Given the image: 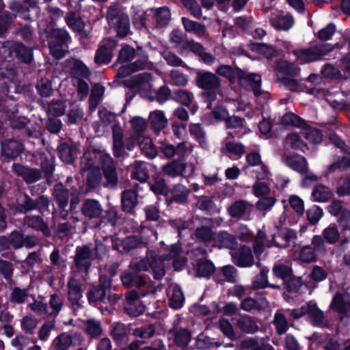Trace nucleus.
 Segmentation results:
<instances>
[{"label": "nucleus", "mask_w": 350, "mask_h": 350, "mask_svg": "<svg viewBox=\"0 0 350 350\" xmlns=\"http://www.w3.org/2000/svg\"><path fill=\"white\" fill-rule=\"evenodd\" d=\"M101 167L103 170L106 183L105 187L114 189L118 185V176L111 156L103 152L88 150L85 152L81 160V170L84 172L87 169L94 167L96 170Z\"/></svg>", "instance_id": "1"}, {"label": "nucleus", "mask_w": 350, "mask_h": 350, "mask_svg": "<svg viewBox=\"0 0 350 350\" xmlns=\"http://www.w3.org/2000/svg\"><path fill=\"white\" fill-rule=\"evenodd\" d=\"M282 240V243L276 241V237L273 236L271 241H265V234L259 231L254 242V251L256 256H260L265 247H270L277 246L280 247H286L295 244L297 239V232L291 229H284L280 231L278 236Z\"/></svg>", "instance_id": "2"}, {"label": "nucleus", "mask_w": 350, "mask_h": 350, "mask_svg": "<svg viewBox=\"0 0 350 350\" xmlns=\"http://www.w3.org/2000/svg\"><path fill=\"white\" fill-rule=\"evenodd\" d=\"M109 25L113 28L117 36L120 38L126 36L130 32V20L116 5H111L106 16Z\"/></svg>", "instance_id": "3"}, {"label": "nucleus", "mask_w": 350, "mask_h": 350, "mask_svg": "<svg viewBox=\"0 0 350 350\" xmlns=\"http://www.w3.org/2000/svg\"><path fill=\"white\" fill-rule=\"evenodd\" d=\"M149 267L152 269L155 279L160 280L164 276L165 265L162 263L161 258L157 256L150 254L146 258H135L130 264V268L134 272L145 271Z\"/></svg>", "instance_id": "4"}, {"label": "nucleus", "mask_w": 350, "mask_h": 350, "mask_svg": "<svg viewBox=\"0 0 350 350\" xmlns=\"http://www.w3.org/2000/svg\"><path fill=\"white\" fill-rule=\"evenodd\" d=\"M295 319H299L304 315H308L311 323L314 326L325 327L327 322L325 320L323 312L317 306L314 301H309L299 308L291 311Z\"/></svg>", "instance_id": "5"}, {"label": "nucleus", "mask_w": 350, "mask_h": 350, "mask_svg": "<svg viewBox=\"0 0 350 350\" xmlns=\"http://www.w3.org/2000/svg\"><path fill=\"white\" fill-rule=\"evenodd\" d=\"M333 49V45L324 43L308 49L295 51V55L301 63H309L321 59L323 56L332 51Z\"/></svg>", "instance_id": "6"}, {"label": "nucleus", "mask_w": 350, "mask_h": 350, "mask_svg": "<svg viewBox=\"0 0 350 350\" xmlns=\"http://www.w3.org/2000/svg\"><path fill=\"white\" fill-rule=\"evenodd\" d=\"M51 35L57 40L49 43L51 53L56 59H60L64 56L67 51L66 42L70 40V37L68 31L63 29H53Z\"/></svg>", "instance_id": "7"}, {"label": "nucleus", "mask_w": 350, "mask_h": 350, "mask_svg": "<svg viewBox=\"0 0 350 350\" xmlns=\"http://www.w3.org/2000/svg\"><path fill=\"white\" fill-rule=\"evenodd\" d=\"M137 59L133 63L126 66H122L118 69V75L124 77L130 74L140 70L148 69L152 67V64L148 61V55L141 47H137V53L135 54Z\"/></svg>", "instance_id": "8"}, {"label": "nucleus", "mask_w": 350, "mask_h": 350, "mask_svg": "<svg viewBox=\"0 0 350 350\" xmlns=\"http://www.w3.org/2000/svg\"><path fill=\"white\" fill-rule=\"evenodd\" d=\"M198 85L203 89H206L202 93V96L208 99V101H213L216 97L215 89L219 85L217 77L210 72H198Z\"/></svg>", "instance_id": "9"}, {"label": "nucleus", "mask_w": 350, "mask_h": 350, "mask_svg": "<svg viewBox=\"0 0 350 350\" xmlns=\"http://www.w3.org/2000/svg\"><path fill=\"white\" fill-rule=\"evenodd\" d=\"M116 41L113 38L102 40L95 55L94 61L97 64H108L111 60L113 51L116 47Z\"/></svg>", "instance_id": "10"}, {"label": "nucleus", "mask_w": 350, "mask_h": 350, "mask_svg": "<svg viewBox=\"0 0 350 350\" xmlns=\"http://www.w3.org/2000/svg\"><path fill=\"white\" fill-rule=\"evenodd\" d=\"M68 298L72 306L73 310L77 311L81 308L80 303L82 298L81 285L79 281L70 278L68 282Z\"/></svg>", "instance_id": "11"}, {"label": "nucleus", "mask_w": 350, "mask_h": 350, "mask_svg": "<svg viewBox=\"0 0 350 350\" xmlns=\"http://www.w3.org/2000/svg\"><path fill=\"white\" fill-rule=\"evenodd\" d=\"M230 255L234 263L239 267H248L254 264V258L249 247L243 246L239 250H231Z\"/></svg>", "instance_id": "12"}, {"label": "nucleus", "mask_w": 350, "mask_h": 350, "mask_svg": "<svg viewBox=\"0 0 350 350\" xmlns=\"http://www.w3.org/2000/svg\"><path fill=\"white\" fill-rule=\"evenodd\" d=\"M331 308L340 314L350 316V286L347 292L334 296Z\"/></svg>", "instance_id": "13"}, {"label": "nucleus", "mask_w": 350, "mask_h": 350, "mask_svg": "<svg viewBox=\"0 0 350 350\" xmlns=\"http://www.w3.org/2000/svg\"><path fill=\"white\" fill-rule=\"evenodd\" d=\"M90 248L88 245L79 246L76 248L75 264L81 271L87 272L91 265Z\"/></svg>", "instance_id": "14"}, {"label": "nucleus", "mask_w": 350, "mask_h": 350, "mask_svg": "<svg viewBox=\"0 0 350 350\" xmlns=\"http://www.w3.org/2000/svg\"><path fill=\"white\" fill-rule=\"evenodd\" d=\"M12 169L16 174L23 177L24 180L28 184L37 182L42 176L39 170L29 168L20 164H14Z\"/></svg>", "instance_id": "15"}, {"label": "nucleus", "mask_w": 350, "mask_h": 350, "mask_svg": "<svg viewBox=\"0 0 350 350\" xmlns=\"http://www.w3.org/2000/svg\"><path fill=\"white\" fill-rule=\"evenodd\" d=\"M152 77L150 73L144 72L134 75L131 80L132 87L141 94L149 92L152 88Z\"/></svg>", "instance_id": "16"}, {"label": "nucleus", "mask_w": 350, "mask_h": 350, "mask_svg": "<svg viewBox=\"0 0 350 350\" xmlns=\"http://www.w3.org/2000/svg\"><path fill=\"white\" fill-rule=\"evenodd\" d=\"M148 292H141L137 291H131L129 292L126 297L124 302V307L127 312L133 316H139L141 314L144 308L143 306H139L136 308H134V302L136 301L140 296H145Z\"/></svg>", "instance_id": "17"}, {"label": "nucleus", "mask_w": 350, "mask_h": 350, "mask_svg": "<svg viewBox=\"0 0 350 350\" xmlns=\"http://www.w3.org/2000/svg\"><path fill=\"white\" fill-rule=\"evenodd\" d=\"M37 1L36 0H25L24 4L14 1L10 2L9 8L14 12V14L16 16H20L25 19L30 18L29 15L27 12L30 8H37Z\"/></svg>", "instance_id": "18"}, {"label": "nucleus", "mask_w": 350, "mask_h": 350, "mask_svg": "<svg viewBox=\"0 0 350 350\" xmlns=\"http://www.w3.org/2000/svg\"><path fill=\"white\" fill-rule=\"evenodd\" d=\"M283 161L287 166L300 174H307L308 171L307 161L303 156H287L283 159Z\"/></svg>", "instance_id": "19"}, {"label": "nucleus", "mask_w": 350, "mask_h": 350, "mask_svg": "<svg viewBox=\"0 0 350 350\" xmlns=\"http://www.w3.org/2000/svg\"><path fill=\"white\" fill-rule=\"evenodd\" d=\"M103 212L100 202L94 199H86L81 207L82 214L90 219L98 218Z\"/></svg>", "instance_id": "20"}, {"label": "nucleus", "mask_w": 350, "mask_h": 350, "mask_svg": "<svg viewBox=\"0 0 350 350\" xmlns=\"http://www.w3.org/2000/svg\"><path fill=\"white\" fill-rule=\"evenodd\" d=\"M240 83L245 89L252 90L255 96L260 94L261 77L259 75L251 73L242 77Z\"/></svg>", "instance_id": "21"}, {"label": "nucleus", "mask_w": 350, "mask_h": 350, "mask_svg": "<svg viewBox=\"0 0 350 350\" xmlns=\"http://www.w3.org/2000/svg\"><path fill=\"white\" fill-rule=\"evenodd\" d=\"M100 284L91 288L88 294L90 302H96L102 300L106 295V288L109 286L110 280L105 276L100 278Z\"/></svg>", "instance_id": "22"}, {"label": "nucleus", "mask_w": 350, "mask_h": 350, "mask_svg": "<svg viewBox=\"0 0 350 350\" xmlns=\"http://www.w3.org/2000/svg\"><path fill=\"white\" fill-rule=\"evenodd\" d=\"M270 23L277 30L288 31L294 25L295 21L290 14L276 15L270 18Z\"/></svg>", "instance_id": "23"}, {"label": "nucleus", "mask_w": 350, "mask_h": 350, "mask_svg": "<svg viewBox=\"0 0 350 350\" xmlns=\"http://www.w3.org/2000/svg\"><path fill=\"white\" fill-rule=\"evenodd\" d=\"M168 338L178 347H183L187 346L191 341V336L190 332L183 328L175 329L168 333Z\"/></svg>", "instance_id": "24"}, {"label": "nucleus", "mask_w": 350, "mask_h": 350, "mask_svg": "<svg viewBox=\"0 0 350 350\" xmlns=\"http://www.w3.org/2000/svg\"><path fill=\"white\" fill-rule=\"evenodd\" d=\"M147 14L151 15V18L154 20L156 25L159 27L166 25L171 18L170 10L165 7L148 10Z\"/></svg>", "instance_id": "25"}, {"label": "nucleus", "mask_w": 350, "mask_h": 350, "mask_svg": "<svg viewBox=\"0 0 350 350\" xmlns=\"http://www.w3.org/2000/svg\"><path fill=\"white\" fill-rule=\"evenodd\" d=\"M244 120L237 116H231L226 119V124L228 129H234L235 133L232 137H241L243 135L250 133V129L243 125Z\"/></svg>", "instance_id": "26"}, {"label": "nucleus", "mask_w": 350, "mask_h": 350, "mask_svg": "<svg viewBox=\"0 0 350 350\" xmlns=\"http://www.w3.org/2000/svg\"><path fill=\"white\" fill-rule=\"evenodd\" d=\"M160 150L161 152L168 158H171L175 155L183 157L187 152L185 143H180L175 147L169 142H163L161 144Z\"/></svg>", "instance_id": "27"}, {"label": "nucleus", "mask_w": 350, "mask_h": 350, "mask_svg": "<svg viewBox=\"0 0 350 350\" xmlns=\"http://www.w3.org/2000/svg\"><path fill=\"white\" fill-rule=\"evenodd\" d=\"M121 280L124 286L126 288H131L133 286L141 288L146 285V280L140 274L135 273V272H127L121 276Z\"/></svg>", "instance_id": "28"}, {"label": "nucleus", "mask_w": 350, "mask_h": 350, "mask_svg": "<svg viewBox=\"0 0 350 350\" xmlns=\"http://www.w3.org/2000/svg\"><path fill=\"white\" fill-rule=\"evenodd\" d=\"M169 304L174 308H180L185 301V296L182 289L177 285H172L170 286L168 291Z\"/></svg>", "instance_id": "29"}, {"label": "nucleus", "mask_w": 350, "mask_h": 350, "mask_svg": "<svg viewBox=\"0 0 350 350\" xmlns=\"http://www.w3.org/2000/svg\"><path fill=\"white\" fill-rule=\"evenodd\" d=\"M137 144L142 152L149 158H154L157 154V148L150 137L138 136L136 138Z\"/></svg>", "instance_id": "30"}, {"label": "nucleus", "mask_w": 350, "mask_h": 350, "mask_svg": "<svg viewBox=\"0 0 350 350\" xmlns=\"http://www.w3.org/2000/svg\"><path fill=\"white\" fill-rule=\"evenodd\" d=\"M1 46H8L13 49L14 52L16 54V56L18 57L22 62L25 63H29L31 61L33 58V52L30 48H27L21 44H11L10 42L6 43L5 44H0Z\"/></svg>", "instance_id": "31"}, {"label": "nucleus", "mask_w": 350, "mask_h": 350, "mask_svg": "<svg viewBox=\"0 0 350 350\" xmlns=\"http://www.w3.org/2000/svg\"><path fill=\"white\" fill-rule=\"evenodd\" d=\"M147 165L148 164L145 162L139 161H135L131 165V178L141 183H145L149 177Z\"/></svg>", "instance_id": "32"}, {"label": "nucleus", "mask_w": 350, "mask_h": 350, "mask_svg": "<svg viewBox=\"0 0 350 350\" xmlns=\"http://www.w3.org/2000/svg\"><path fill=\"white\" fill-rule=\"evenodd\" d=\"M185 164L180 160H174L162 166L165 174L170 177H176L183 174Z\"/></svg>", "instance_id": "33"}, {"label": "nucleus", "mask_w": 350, "mask_h": 350, "mask_svg": "<svg viewBox=\"0 0 350 350\" xmlns=\"http://www.w3.org/2000/svg\"><path fill=\"white\" fill-rule=\"evenodd\" d=\"M149 119L154 131L159 132L166 127L167 119L163 111L155 110L150 113Z\"/></svg>", "instance_id": "34"}, {"label": "nucleus", "mask_w": 350, "mask_h": 350, "mask_svg": "<svg viewBox=\"0 0 350 350\" xmlns=\"http://www.w3.org/2000/svg\"><path fill=\"white\" fill-rule=\"evenodd\" d=\"M333 195L332 189L323 185H317L312 192V199L318 202H327L332 198Z\"/></svg>", "instance_id": "35"}, {"label": "nucleus", "mask_w": 350, "mask_h": 350, "mask_svg": "<svg viewBox=\"0 0 350 350\" xmlns=\"http://www.w3.org/2000/svg\"><path fill=\"white\" fill-rule=\"evenodd\" d=\"M3 154L8 157H15L23 150L22 144L16 140H10L1 144Z\"/></svg>", "instance_id": "36"}, {"label": "nucleus", "mask_w": 350, "mask_h": 350, "mask_svg": "<svg viewBox=\"0 0 350 350\" xmlns=\"http://www.w3.org/2000/svg\"><path fill=\"white\" fill-rule=\"evenodd\" d=\"M53 195L55 198L59 208H64L68 202L70 193L69 191L62 184L55 185Z\"/></svg>", "instance_id": "37"}, {"label": "nucleus", "mask_w": 350, "mask_h": 350, "mask_svg": "<svg viewBox=\"0 0 350 350\" xmlns=\"http://www.w3.org/2000/svg\"><path fill=\"white\" fill-rule=\"evenodd\" d=\"M137 204V196L134 190H126L122 193V206L126 212H131Z\"/></svg>", "instance_id": "38"}, {"label": "nucleus", "mask_w": 350, "mask_h": 350, "mask_svg": "<svg viewBox=\"0 0 350 350\" xmlns=\"http://www.w3.org/2000/svg\"><path fill=\"white\" fill-rule=\"evenodd\" d=\"M237 327L243 332L253 334L258 330L256 322L249 316H243L237 321Z\"/></svg>", "instance_id": "39"}, {"label": "nucleus", "mask_w": 350, "mask_h": 350, "mask_svg": "<svg viewBox=\"0 0 350 350\" xmlns=\"http://www.w3.org/2000/svg\"><path fill=\"white\" fill-rule=\"evenodd\" d=\"M25 221L28 226L42 231L45 236L51 235V230L40 216H27L25 217Z\"/></svg>", "instance_id": "40"}, {"label": "nucleus", "mask_w": 350, "mask_h": 350, "mask_svg": "<svg viewBox=\"0 0 350 350\" xmlns=\"http://www.w3.org/2000/svg\"><path fill=\"white\" fill-rule=\"evenodd\" d=\"M222 151L234 160L242 157L244 152V146L239 143L229 142L222 147Z\"/></svg>", "instance_id": "41"}, {"label": "nucleus", "mask_w": 350, "mask_h": 350, "mask_svg": "<svg viewBox=\"0 0 350 350\" xmlns=\"http://www.w3.org/2000/svg\"><path fill=\"white\" fill-rule=\"evenodd\" d=\"M71 74L77 80L88 79L90 75L88 68L79 60L72 61Z\"/></svg>", "instance_id": "42"}, {"label": "nucleus", "mask_w": 350, "mask_h": 350, "mask_svg": "<svg viewBox=\"0 0 350 350\" xmlns=\"http://www.w3.org/2000/svg\"><path fill=\"white\" fill-rule=\"evenodd\" d=\"M128 325L122 323H113L111 325V335L117 342H121L129 333Z\"/></svg>", "instance_id": "43"}, {"label": "nucleus", "mask_w": 350, "mask_h": 350, "mask_svg": "<svg viewBox=\"0 0 350 350\" xmlns=\"http://www.w3.org/2000/svg\"><path fill=\"white\" fill-rule=\"evenodd\" d=\"M203 222L204 224L198 228V240L203 242H210L214 239L215 236L211 228L212 221L210 219H205Z\"/></svg>", "instance_id": "44"}, {"label": "nucleus", "mask_w": 350, "mask_h": 350, "mask_svg": "<svg viewBox=\"0 0 350 350\" xmlns=\"http://www.w3.org/2000/svg\"><path fill=\"white\" fill-rule=\"evenodd\" d=\"M250 48L266 58H271L276 54V51L272 46L264 43H251Z\"/></svg>", "instance_id": "45"}, {"label": "nucleus", "mask_w": 350, "mask_h": 350, "mask_svg": "<svg viewBox=\"0 0 350 350\" xmlns=\"http://www.w3.org/2000/svg\"><path fill=\"white\" fill-rule=\"evenodd\" d=\"M276 70L281 75L291 76L297 73L299 68L293 63H290L285 60H280L277 63Z\"/></svg>", "instance_id": "46"}, {"label": "nucleus", "mask_w": 350, "mask_h": 350, "mask_svg": "<svg viewBox=\"0 0 350 350\" xmlns=\"http://www.w3.org/2000/svg\"><path fill=\"white\" fill-rule=\"evenodd\" d=\"M151 191L156 195H167L168 188L165 180L161 177H153L152 180L149 183Z\"/></svg>", "instance_id": "47"}, {"label": "nucleus", "mask_w": 350, "mask_h": 350, "mask_svg": "<svg viewBox=\"0 0 350 350\" xmlns=\"http://www.w3.org/2000/svg\"><path fill=\"white\" fill-rule=\"evenodd\" d=\"M155 334V328L152 325L135 328L133 334L142 340V342H146Z\"/></svg>", "instance_id": "48"}, {"label": "nucleus", "mask_w": 350, "mask_h": 350, "mask_svg": "<svg viewBox=\"0 0 350 350\" xmlns=\"http://www.w3.org/2000/svg\"><path fill=\"white\" fill-rule=\"evenodd\" d=\"M65 21L67 25L74 31L81 32L84 27V23L82 20L74 12L67 14Z\"/></svg>", "instance_id": "49"}, {"label": "nucleus", "mask_w": 350, "mask_h": 350, "mask_svg": "<svg viewBox=\"0 0 350 350\" xmlns=\"http://www.w3.org/2000/svg\"><path fill=\"white\" fill-rule=\"evenodd\" d=\"M301 134L298 135L294 133L288 135L284 141L285 146L293 149L304 150L306 146L301 139Z\"/></svg>", "instance_id": "50"}, {"label": "nucleus", "mask_w": 350, "mask_h": 350, "mask_svg": "<svg viewBox=\"0 0 350 350\" xmlns=\"http://www.w3.org/2000/svg\"><path fill=\"white\" fill-rule=\"evenodd\" d=\"M59 157L62 161L71 163L74 159L75 150L68 144L64 143L59 146Z\"/></svg>", "instance_id": "51"}, {"label": "nucleus", "mask_w": 350, "mask_h": 350, "mask_svg": "<svg viewBox=\"0 0 350 350\" xmlns=\"http://www.w3.org/2000/svg\"><path fill=\"white\" fill-rule=\"evenodd\" d=\"M53 344L55 350H68L72 344V336L68 333H63L54 340Z\"/></svg>", "instance_id": "52"}, {"label": "nucleus", "mask_w": 350, "mask_h": 350, "mask_svg": "<svg viewBox=\"0 0 350 350\" xmlns=\"http://www.w3.org/2000/svg\"><path fill=\"white\" fill-rule=\"evenodd\" d=\"M215 271L213 262L206 259L198 260V277H210Z\"/></svg>", "instance_id": "53"}, {"label": "nucleus", "mask_w": 350, "mask_h": 350, "mask_svg": "<svg viewBox=\"0 0 350 350\" xmlns=\"http://www.w3.org/2000/svg\"><path fill=\"white\" fill-rule=\"evenodd\" d=\"M273 324L278 334H283L287 331L288 323L285 316L281 310H278L275 312L274 315Z\"/></svg>", "instance_id": "54"}, {"label": "nucleus", "mask_w": 350, "mask_h": 350, "mask_svg": "<svg viewBox=\"0 0 350 350\" xmlns=\"http://www.w3.org/2000/svg\"><path fill=\"white\" fill-rule=\"evenodd\" d=\"M301 135L308 142L313 144H319L323 139L322 133L318 129L310 127L303 129L301 132Z\"/></svg>", "instance_id": "55"}, {"label": "nucleus", "mask_w": 350, "mask_h": 350, "mask_svg": "<svg viewBox=\"0 0 350 350\" xmlns=\"http://www.w3.org/2000/svg\"><path fill=\"white\" fill-rule=\"evenodd\" d=\"M312 250L317 256H323L327 252L326 245L323 238L321 235H314L311 239Z\"/></svg>", "instance_id": "56"}, {"label": "nucleus", "mask_w": 350, "mask_h": 350, "mask_svg": "<svg viewBox=\"0 0 350 350\" xmlns=\"http://www.w3.org/2000/svg\"><path fill=\"white\" fill-rule=\"evenodd\" d=\"M49 312L51 316H57L63 306L62 297L57 294H53L49 299Z\"/></svg>", "instance_id": "57"}, {"label": "nucleus", "mask_w": 350, "mask_h": 350, "mask_svg": "<svg viewBox=\"0 0 350 350\" xmlns=\"http://www.w3.org/2000/svg\"><path fill=\"white\" fill-rule=\"evenodd\" d=\"M247 204L245 201L239 200L234 202L228 208V213L232 217L240 218L246 211Z\"/></svg>", "instance_id": "58"}, {"label": "nucleus", "mask_w": 350, "mask_h": 350, "mask_svg": "<svg viewBox=\"0 0 350 350\" xmlns=\"http://www.w3.org/2000/svg\"><path fill=\"white\" fill-rule=\"evenodd\" d=\"M323 239L329 244H335L339 240L340 233L336 227L329 226L323 230Z\"/></svg>", "instance_id": "59"}, {"label": "nucleus", "mask_w": 350, "mask_h": 350, "mask_svg": "<svg viewBox=\"0 0 350 350\" xmlns=\"http://www.w3.org/2000/svg\"><path fill=\"white\" fill-rule=\"evenodd\" d=\"M100 167H98L96 170L94 167H91L90 169L85 170L84 172L81 171V173H84L85 172H88V183L91 187H96L100 183L101 180V175L99 171ZM80 170H81L80 169Z\"/></svg>", "instance_id": "60"}, {"label": "nucleus", "mask_w": 350, "mask_h": 350, "mask_svg": "<svg viewBox=\"0 0 350 350\" xmlns=\"http://www.w3.org/2000/svg\"><path fill=\"white\" fill-rule=\"evenodd\" d=\"M143 243L142 239L137 236H130L122 241L123 250L126 252L135 249Z\"/></svg>", "instance_id": "61"}, {"label": "nucleus", "mask_w": 350, "mask_h": 350, "mask_svg": "<svg viewBox=\"0 0 350 350\" xmlns=\"http://www.w3.org/2000/svg\"><path fill=\"white\" fill-rule=\"evenodd\" d=\"M148 10L143 11L141 10H137L134 11L133 16V25L139 29H142L145 27L146 21L150 17V14H148Z\"/></svg>", "instance_id": "62"}, {"label": "nucleus", "mask_w": 350, "mask_h": 350, "mask_svg": "<svg viewBox=\"0 0 350 350\" xmlns=\"http://www.w3.org/2000/svg\"><path fill=\"white\" fill-rule=\"evenodd\" d=\"M317 257V254L314 252L310 245L302 247L299 252V259L304 262H314Z\"/></svg>", "instance_id": "63"}, {"label": "nucleus", "mask_w": 350, "mask_h": 350, "mask_svg": "<svg viewBox=\"0 0 350 350\" xmlns=\"http://www.w3.org/2000/svg\"><path fill=\"white\" fill-rule=\"evenodd\" d=\"M221 247L232 249L236 245L234 237L227 232H221L217 235Z\"/></svg>", "instance_id": "64"}]
</instances>
